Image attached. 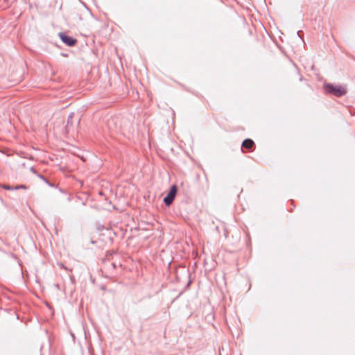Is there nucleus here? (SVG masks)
<instances>
[{
	"mask_svg": "<svg viewBox=\"0 0 355 355\" xmlns=\"http://www.w3.org/2000/svg\"><path fill=\"white\" fill-rule=\"evenodd\" d=\"M3 188L6 189V190H13V189H15V187H12L8 186V185H3Z\"/></svg>",
	"mask_w": 355,
	"mask_h": 355,
	"instance_id": "nucleus-6",
	"label": "nucleus"
},
{
	"mask_svg": "<svg viewBox=\"0 0 355 355\" xmlns=\"http://www.w3.org/2000/svg\"><path fill=\"white\" fill-rule=\"evenodd\" d=\"M325 88L327 92L333 94L336 96H341L346 93L345 88L342 87H334L331 84L326 85Z\"/></svg>",
	"mask_w": 355,
	"mask_h": 355,
	"instance_id": "nucleus-1",
	"label": "nucleus"
},
{
	"mask_svg": "<svg viewBox=\"0 0 355 355\" xmlns=\"http://www.w3.org/2000/svg\"><path fill=\"white\" fill-rule=\"evenodd\" d=\"M73 113H71L68 116L67 121V125H66V128L67 130L69 129V124L71 123V120L73 119Z\"/></svg>",
	"mask_w": 355,
	"mask_h": 355,
	"instance_id": "nucleus-5",
	"label": "nucleus"
},
{
	"mask_svg": "<svg viewBox=\"0 0 355 355\" xmlns=\"http://www.w3.org/2000/svg\"><path fill=\"white\" fill-rule=\"evenodd\" d=\"M178 188L176 185H173L167 196L164 198V202L166 206H169L173 202L177 194Z\"/></svg>",
	"mask_w": 355,
	"mask_h": 355,
	"instance_id": "nucleus-2",
	"label": "nucleus"
},
{
	"mask_svg": "<svg viewBox=\"0 0 355 355\" xmlns=\"http://www.w3.org/2000/svg\"><path fill=\"white\" fill-rule=\"evenodd\" d=\"M300 33H302V31H300L297 32V35H298L300 37Z\"/></svg>",
	"mask_w": 355,
	"mask_h": 355,
	"instance_id": "nucleus-9",
	"label": "nucleus"
},
{
	"mask_svg": "<svg viewBox=\"0 0 355 355\" xmlns=\"http://www.w3.org/2000/svg\"><path fill=\"white\" fill-rule=\"evenodd\" d=\"M59 36L61 40L69 46H73L76 43V40L65 35L63 33H60Z\"/></svg>",
	"mask_w": 355,
	"mask_h": 355,
	"instance_id": "nucleus-3",
	"label": "nucleus"
},
{
	"mask_svg": "<svg viewBox=\"0 0 355 355\" xmlns=\"http://www.w3.org/2000/svg\"><path fill=\"white\" fill-rule=\"evenodd\" d=\"M70 279H71V280L73 282V281L74 280V277H73V276H71V277H70Z\"/></svg>",
	"mask_w": 355,
	"mask_h": 355,
	"instance_id": "nucleus-8",
	"label": "nucleus"
},
{
	"mask_svg": "<svg viewBox=\"0 0 355 355\" xmlns=\"http://www.w3.org/2000/svg\"><path fill=\"white\" fill-rule=\"evenodd\" d=\"M26 188V186H25V185L21 184V185H19V186H17V187H15V189H25Z\"/></svg>",
	"mask_w": 355,
	"mask_h": 355,
	"instance_id": "nucleus-7",
	"label": "nucleus"
},
{
	"mask_svg": "<svg viewBox=\"0 0 355 355\" xmlns=\"http://www.w3.org/2000/svg\"><path fill=\"white\" fill-rule=\"evenodd\" d=\"M254 145V143L252 139H246L242 143V148H245L247 149H251Z\"/></svg>",
	"mask_w": 355,
	"mask_h": 355,
	"instance_id": "nucleus-4",
	"label": "nucleus"
}]
</instances>
